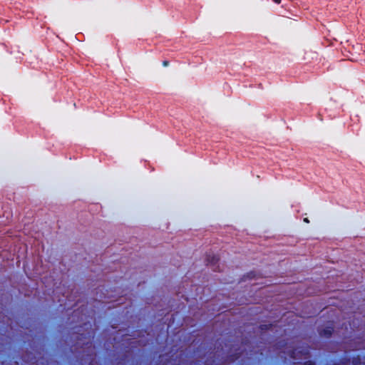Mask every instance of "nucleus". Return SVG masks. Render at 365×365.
Masks as SVG:
<instances>
[{"instance_id":"nucleus-1","label":"nucleus","mask_w":365,"mask_h":365,"mask_svg":"<svg viewBox=\"0 0 365 365\" xmlns=\"http://www.w3.org/2000/svg\"><path fill=\"white\" fill-rule=\"evenodd\" d=\"M207 261L210 264H215L218 261V258L215 255H212V256L209 255L207 257Z\"/></svg>"},{"instance_id":"nucleus-2","label":"nucleus","mask_w":365,"mask_h":365,"mask_svg":"<svg viewBox=\"0 0 365 365\" xmlns=\"http://www.w3.org/2000/svg\"><path fill=\"white\" fill-rule=\"evenodd\" d=\"M86 345H87L86 349H88L87 355L90 356L89 360H93V358H91V355L93 354V347L91 346V344H87Z\"/></svg>"},{"instance_id":"nucleus-3","label":"nucleus","mask_w":365,"mask_h":365,"mask_svg":"<svg viewBox=\"0 0 365 365\" xmlns=\"http://www.w3.org/2000/svg\"><path fill=\"white\" fill-rule=\"evenodd\" d=\"M299 351H297V349L294 350L293 352H292V356L294 358V359H297V354Z\"/></svg>"},{"instance_id":"nucleus-4","label":"nucleus","mask_w":365,"mask_h":365,"mask_svg":"<svg viewBox=\"0 0 365 365\" xmlns=\"http://www.w3.org/2000/svg\"><path fill=\"white\" fill-rule=\"evenodd\" d=\"M304 365H315V364H314V363L309 361H307Z\"/></svg>"},{"instance_id":"nucleus-5","label":"nucleus","mask_w":365,"mask_h":365,"mask_svg":"<svg viewBox=\"0 0 365 365\" xmlns=\"http://www.w3.org/2000/svg\"><path fill=\"white\" fill-rule=\"evenodd\" d=\"M324 335L328 336L331 334V331H324Z\"/></svg>"},{"instance_id":"nucleus-6","label":"nucleus","mask_w":365,"mask_h":365,"mask_svg":"<svg viewBox=\"0 0 365 365\" xmlns=\"http://www.w3.org/2000/svg\"><path fill=\"white\" fill-rule=\"evenodd\" d=\"M163 64L164 66H168V61H163Z\"/></svg>"},{"instance_id":"nucleus-7","label":"nucleus","mask_w":365,"mask_h":365,"mask_svg":"<svg viewBox=\"0 0 365 365\" xmlns=\"http://www.w3.org/2000/svg\"><path fill=\"white\" fill-rule=\"evenodd\" d=\"M304 222H307V223H309V220L308 218H304Z\"/></svg>"},{"instance_id":"nucleus-8","label":"nucleus","mask_w":365,"mask_h":365,"mask_svg":"<svg viewBox=\"0 0 365 365\" xmlns=\"http://www.w3.org/2000/svg\"><path fill=\"white\" fill-rule=\"evenodd\" d=\"M273 1H274L275 3L277 4H279L281 0H272Z\"/></svg>"}]
</instances>
